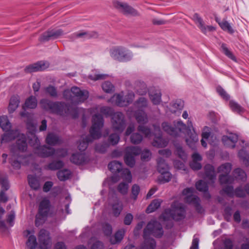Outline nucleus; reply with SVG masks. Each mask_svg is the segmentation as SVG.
Masks as SVG:
<instances>
[{"label": "nucleus", "instance_id": "obj_1", "mask_svg": "<svg viewBox=\"0 0 249 249\" xmlns=\"http://www.w3.org/2000/svg\"><path fill=\"white\" fill-rule=\"evenodd\" d=\"M15 150H11V157L10 158V162L12 166L17 169L20 167L21 164L27 165L29 163V160L31 156H26L24 151L27 149V144L26 138L22 135L21 139L17 140Z\"/></svg>", "mask_w": 249, "mask_h": 249}, {"label": "nucleus", "instance_id": "obj_2", "mask_svg": "<svg viewBox=\"0 0 249 249\" xmlns=\"http://www.w3.org/2000/svg\"><path fill=\"white\" fill-rule=\"evenodd\" d=\"M163 233L161 225L157 221H151L147 225L143 231L144 241L140 249H155L156 242L150 235L160 237Z\"/></svg>", "mask_w": 249, "mask_h": 249}, {"label": "nucleus", "instance_id": "obj_3", "mask_svg": "<svg viewBox=\"0 0 249 249\" xmlns=\"http://www.w3.org/2000/svg\"><path fill=\"white\" fill-rule=\"evenodd\" d=\"M92 124L89 130L90 135L82 137V140L79 142L78 146L80 151H85L88 147V143L91 142L93 139L99 138L101 136V128L104 125V120L102 115L96 114L92 117Z\"/></svg>", "mask_w": 249, "mask_h": 249}, {"label": "nucleus", "instance_id": "obj_4", "mask_svg": "<svg viewBox=\"0 0 249 249\" xmlns=\"http://www.w3.org/2000/svg\"><path fill=\"white\" fill-rule=\"evenodd\" d=\"M40 103L43 108L52 113L60 115L70 114L72 115L74 118L78 116V108H72L63 102H53L43 99L40 101Z\"/></svg>", "mask_w": 249, "mask_h": 249}, {"label": "nucleus", "instance_id": "obj_5", "mask_svg": "<svg viewBox=\"0 0 249 249\" xmlns=\"http://www.w3.org/2000/svg\"><path fill=\"white\" fill-rule=\"evenodd\" d=\"M38 239L40 245H38L35 235L29 236L26 242V245L29 249H48L51 247V238L49 232L41 230L38 234Z\"/></svg>", "mask_w": 249, "mask_h": 249}, {"label": "nucleus", "instance_id": "obj_6", "mask_svg": "<svg viewBox=\"0 0 249 249\" xmlns=\"http://www.w3.org/2000/svg\"><path fill=\"white\" fill-rule=\"evenodd\" d=\"M63 97L72 104H78L84 102L88 98L89 92L86 90H81L77 87H73L70 90L66 89L64 91Z\"/></svg>", "mask_w": 249, "mask_h": 249}, {"label": "nucleus", "instance_id": "obj_7", "mask_svg": "<svg viewBox=\"0 0 249 249\" xmlns=\"http://www.w3.org/2000/svg\"><path fill=\"white\" fill-rule=\"evenodd\" d=\"M162 216L164 220L172 218L176 221L181 220L185 216L184 207L182 204L174 202L172 204L171 209H166Z\"/></svg>", "mask_w": 249, "mask_h": 249}, {"label": "nucleus", "instance_id": "obj_8", "mask_svg": "<svg viewBox=\"0 0 249 249\" xmlns=\"http://www.w3.org/2000/svg\"><path fill=\"white\" fill-rule=\"evenodd\" d=\"M0 126L5 132L2 136L1 143L10 142L19 136L18 130H11L12 125L7 116L3 115L0 117Z\"/></svg>", "mask_w": 249, "mask_h": 249}, {"label": "nucleus", "instance_id": "obj_9", "mask_svg": "<svg viewBox=\"0 0 249 249\" xmlns=\"http://www.w3.org/2000/svg\"><path fill=\"white\" fill-rule=\"evenodd\" d=\"M20 115L22 117H26L27 120L26 122L27 129L31 131V138L29 139V144L34 147V150L40 146V141L36 136L35 134L36 125L32 120L30 119V115L25 111L20 112Z\"/></svg>", "mask_w": 249, "mask_h": 249}, {"label": "nucleus", "instance_id": "obj_10", "mask_svg": "<svg viewBox=\"0 0 249 249\" xmlns=\"http://www.w3.org/2000/svg\"><path fill=\"white\" fill-rule=\"evenodd\" d=\"M111 56L120 62H127L131 60L133 54L131 52L124 47L119 46L110 52Z\"/></svg>", "mask_w": 249, "mask_h": 249}, {"label": "nucleus", "instance_id": "obj_11", "mask_svg": "<svg viewBox=\"0 0 249 249\" xmlns=\"http://www.w3.org/2000/svg\"><path fill=\"white\" fill-rule=\"evenodd\" d=\"M163 130L167 133L174 137H177L181 132L186 129V125L181 121L174 122V126L168 122H163L161 124Z\"/></svg>", "mask_w": 249, "mask_h": 249}, {"label": "nucleus", "instance_id": "obj_12", "mask_svg": "<svg viewBox=\"0 0 249 249\" xmlns=\"http://www.w3.org/2000/svg\"><path fill=\"white\" fill-rule=\"evenodd\" d=\"M194 190L193 187L187 188L183 190L182 194L186 196L185 201L187 203L193 205L198 213H202L204 210L200 204L199 198L193 194Z\"/></svg>", "mask_w": 249, "mask_h": 249}, {"label": "nucleus", "instance_id": "obj_13", "mask_svg": "<svg viewBox=\"0 0 249 249\" xmlns=\"http://www.w3.org/2000/svg\"><path fill=\"white\" fill-rule=\"evenodd\" d=\"M108 169L113 173H119L122 171V178L124 180L131 182L132 181V176L130 170L128 169H122L121 162L114 160L110 162L108 165Z\"/></svg>", "mask_w": 249, "mask_h": 249}, {"label": "nucleus", "instance_id": "obj_14", "mask_svg": "<svg viewBox=\"0 0 249 249\" xmlns=\"http://www.w3.org/2000/svg\"><path fill=\"white\" fill-rule=\"evenodd\" d=\"M111 122L113 128L119 132H122L125 126L124 115L121 112L114 113L112 116Z\"/></svg>", "mask_w": 249, "mask_h": 249}, {"label": "nucleus", "instance_id": "obj_15", "mask_svg": "<svg viewBox=\"0 0 249 249\" xmlns=\"http://www.w3.org/2000/svg\"><path fill=\"white\" fill-rule=\"evenodd\" d=\"M186 131L189 138H186V142L190 148L194 149L196 147V143L198 142V138L191 122H188Z\"/></svg>", "mask_w": 249, "mask_h": 249}, {"label": "nucleus", "instance_id": "obj_16", "mask_svg": "<svg viewBox=\"0 0 249 249\" xmlns=\"http://www.w3.org/2000/svg\"><path fill=\"white\" fill-rule=\"evenodd\" d=\"M0 185L1 187L0 192V203H5L8 200L5 192L9 189L10 185L6 174L1 171H0Z\"/></svg>", "mask_w": 249, "mask_h": 249}, {"label": "nucleus", "instance_id": "obj_17", "mask_svg": "<svg viewBox=\"0 0 249 249\" xmlns=\"http://www.w3.org/2000/svg\"><path fill=\"white\" fill-rule=\"evenodd\" d=\"M155 138L152 145L155 147H164L167 146L168 141L161 137V132L159 125H153Z\"/></svg>", "mask_w": 249, "mask_h": 249}, {"label": "nucleus", "instance_id": "obj_18", "mask_svg": "<svg viewBox=\"0 0 249 249\" xmlns=\"http://www.w3.org/2000/svg\"><path fill=\"white\" fill-rule=\"evenodd\" d=\"M127 114L130 116H134L139 124H145L148 122L147 115L142 109L135 110L130 107L127 110Z\"/></svg>", "mask_w": 249, "mask_h": 249}, {"label": "nucleus", "instance_id": "obj_19", "mask_svg": "<svg viewBox=\"0 0 249 249\" xmlns=\"http://www.w3.org/2000/svg\"><path fill=\"white\" fill-rule=\"evenodd\" d=\"M114 6L120 12L124 15L135 16L137 15V12L133 8L128 5L127 3L121 2L118 1H114Z\"/></svg>", "mask_w": 249, "mask_h": 249}, {"label": "nucleus", "instance_id": "obj_20", "mask_svg": "<svg viewBox=\"0 0 249 249\" xmlns=\"http://www.w3.org/2000/svg\"><path fill=\"white\" fill-rule=\"evenodd\" d=\"M63 35V32L60 29L48 30L41 35L39 38V40L41 42H45L56 39Z\"/></svg>", "mask_w": 249, "mask_h": 249}, {"label": "nucleus", "instance_id": "obj_21", "mask_svg": "<svg viewBox=\"0 0 249 249\" xmlns=\"http://www.w3.org/2000/svg\"><path fill=\"white\" fill-rule=\"evenodd\" d=\"M34 152L39 157L47 158L53 156L55 153V150L46 145H40L35 150Z\"/></svg>", "mask_w": 249, "mask_h": 249}, {"label": "nucleus", "instance_id": "obj_22", "mask_svg": "<svg viewBox=\"0 0 249 249\" xmlns=\"http://www.w3.org/2000/svg\"><path fill=\"white\" fill-rule=\"evenodd\" d=\"M193 18L203 33L206 34L207 32H213L215 30V28L213 26H206L203 19L197 13H195L193 15Z\"/></svg>", "mask_w": 249, "mask_h": 249}, {"label": "nucleus", "instance_id": "obj_23", "mask_svg": "<svg viewBox=\"0 0 249 249\" xmlns=\"http://www.w3.org/2000/svg\"><path fill=\"white\" fill-rule=\"evenodd\" d=\"M204 176L205 179L209 181V182L213 183L216 178V175L214 167L210 164H207L204 166Z\"/></svg>", "mask_w": 249, "mask_h": 249}, {"label": "nucleus", "instance_id": "obj_24", "mask_svg": "<svg viewBox=\"0 0 249 249\" xmlns=\"http://www.w3.org/2000/svg\"><path fill=\"white\" fill-rule=\"evenodd\" d=\"M89 160L85 153H74L71 158V161L75 164L81 165L86 163Z\"/></svg>", "mask_w": 249, "mask_h": 249}, {"label": "nucleus", "instance_id": "obj_25", "mask_svg": "<svg viewBox=\"0 0 249 249\" xmlns=\"http://www.w3.org/2000/svg\"><path fill=\"white\" fill-rule=\"evenodd\" d=\"M238 141V136L235 134H231L229 136H223L222 141L223 144L229 147L233 148Z\"/></svg>", "mask_w": 249, "mask_h": 249}, {"label": "nucleus", "instance_id": "obj_26", "mask_svg": "<svg viewBox=\"0 0 249 249\" xmlns=\"http://www.w3.org/2000/svg\"><path fill=\"white\" fill-rule=\"evenodd\" d=\"M108 102L115 105L119 107H124V96L123 92L114 94L109 99Z\"/></svg>", "mask_w": 249, "mask_h": 249}, {"label": "nucleus", "instance_id": "obj_27", "mask_svg": "<svg viewBox=\"0 0 249 249\" xmlns=\"http://www.w3.org/2000/svg\"><path fill=\"white\" fill-rule=\"evenodd\" d=\"M43 61H39L32 65H30L25 69L26 72H33L40 71L45 69L48 65Z\"/></svg>", "mask_w": 249, "mask_h": 249}, {"label": "nucleus", "instance_id": "obj_28", "mask_svg": "<svg viewBox=\"0 0 249 249\" xmlns=\"http://www.w3.org/2000/svg\"><path fill=\"white\" fill-rule=\"evenodd\" d=\"M51 207L50 200L45 198H43L39 204L38 213L49 215Z\"/></svg>", "mask_w": 249, "mask_h": 249}, {"label": "nucleus", "instance_id": "obj_29", "mask_svg": "<svg viewBox=\"0 0 249 249\" xmlns=\"http://www.w3.org/2000/svg\"><path fill=\"white\" fill-rule=\"evenodd\" d=\"M192 161L190 163L191 168L194 170H198L201 168V164L199 161H201L202 157L197 153L193 154Z\"/></svg>", "mask_w": 249, "mask_h": 249}, {"label": "nucleus", "instance_id": "obj_30", "mask_svg": "<svg viewBox=\"0 0 249 249\" xmlns=\"http://www.w3.org/2000/svg\"><path fill=\"white\" fill-rule=\"evenodd\" d=\"M46 143L50 145H55L62 142L60 137L54 133H49L46 138Z\"/></svg>", "mask_w": 249, "mask_h": 249}, {"label": "nucleus", "instance_id": "obj_31", "mask_svg": "<svg viewBox=\"0 0 249 249\" xmlns=\"http://www.w3.org/2000/svg\"><path fill=\"white\" fill-rule=\"evenodd\" d=\"M149 98L154 105H159L161 101V93L159 90H155L154 91H150Z\"/></svg>", "mask_w": 249, "mask_h": 249}, {"label": "nucleus", "instance_id": "obj_32", "mask_svg": "<svg viewBox=\"0 0 249 249\" xmlns=\"http://www.w3.org/2000/svg\"><path fill=\"white\" fill-rule=\"evenodd\" d=\"M19 102L20 99L18 96H14L11 98L8 107V111L10 113L14 112L16 110Z\"/></svg>", "mask_w": 249, "mask_h": 249}, {"label": "nucleus", "instance_id": "obj_33", "mask_svg": "<svg viewBox=\"0 0 249 249\" xmlns=\"http://www.w3.org/2000/svg\"><path fill=\"white\" fill-rule=\"evenodd\" d=\"M135 89L140 95L146 94L147 91V88L146 84L143 82L137 81L135 83Z\"/></svg>", "mask_w": 249, "mask_h": 249}, {"label": "nucleus", "instance_id": "obj_34", "mask_svg": "<svg viewBox=\"0 0 249 249\" xmlns=\"http://www.w3.org/2000/svg\"><path fill=\"white\" fill-rule=\"evenodd\" d=\"M37 103L36 98L33 96H31L26 100L23 108L24 109L25 107L31 109L35 108L37 106Z\"/></svg>", "mask_w": 249, "mask_h": 249}, {"label": "nucleus", "instance_id": "obj_35", "mask_svg": "<svg viewBox=\"0 0 249 249\" xmlns=\"http://www.w3.org/2000/svg\"><path fill=\"white\" fill-rule=\"evenodd\" d=\"M147 106V100L144 97H140L134 104L133 107H132L134 110L137 109H142V108L146 107Z\"/></svg>", "mask_w": 249, "mask_h": 249}, {"label": "nucleus", "instance_id": "obj_36", "mask_svg": "<svg viewBox=\"0 0 249 249\" xmlns=\"http://www.w3.org/2000/svg\"><path fill=\"white\" fill-rule=\"evenodd\" d=\"M124 233L125 230L124 229L118 230L115 234L114 236L110 238L111 243L112 244H115L120 242L124 237Z\"/></svg>", "mask_w": 249, "mask_h": 249}, {"label": "nucleus", "instance_id": "obj_37", "mask_svg": "<svg viewBox=\"0 0 249 249\" xmlns=\"http://www.w3.org/2000/svg\"><path fill=\"white\" fill-rule=\"evenodd\" d=\"M233 176L236 179L245 181L247 178L246 173L240 168H237L233 171Z\"/></svg>", "mask_w": 249, "mask_h": 249}, {"label": "nucleus", "instance_id": "obj_38", "mask_svg": "<svg viewBox=\"0 0 249 249\" xmlns=\"http://www.w3.org/2000/svg\"><path fill=\"white\" fill-rule=\"evenodd\" d=\"M161 200L155 199L150 203L146 210L147 213H151L156 210L160 205Z\"/></svg>", "mask_w": 249, "mask_h": 249}, {"label": "nucleus", "instance_id": "obj_39", "mask_svg": "<svg viewBox=\"0 0 249 249\" xmlns=\"http://www.w3.org/2000/svg\"><path fill=\"white\" fill-rule=\"evenodd\" d=\"M218 24L221 29L224 31H226L231 34H232L234 32V31L231 26L226 20H223L221 22H218Z\"/></svg>", "mask_w": 249, "mask_h": 249}, {"label": "nucleus", "instance_id": "obj_40", "mask_svg": "<svg viewBox=\"0 0 249 249\" xmlns=\"http://www.w3.org/2000/svg\"><path fill=\"white\" fill-rule=\"evenodd\" d=\"M157 170L159 173L168 170V165L163 159L159 158L157 160Z\"/></svg>", "mask_w": 249, "mask_h": 249}, {"label": "nucleus", "instance_id": "obj_41", "mask_svg": "<svg viewBox=\"0 0 249 249\" xmlns=\"http://www.w3.org/2000/svg\"><path fill=\"white\" fill-rule=\"evenodd\" d=\"M28 179L30 187L34 189L37 190L40 187L39 181L33 175H28Z\"/></svg>", "mask_w": 249, "mask_h": 249}, {"label": "nucleus", "instance_id": "obj_42", "mask_svg": "<svg viewBox=\"0 0 249 249\" xmlns=\"http://www.w3.org/2000/svg\"><path fill=\"white\" fill-rule=\"evenodd\" d=\"M219 180L221 184H228L232 183L234 179L229 175L221 174L219 176Z\"/></svg>", "mask_w": 249, "mask_h": 249}, {"label": "nucleus", "instance_id": "obj_43", "mask_svg": "<svg viewBox=\"0 0 249 249\" xmlns=\"http://www.w3.org/2000/svg\"><path fill=\"white\" fill-rule=\"evenodd\" d=\"M71 171L67 169L59 171L57 173L58 179L61 181H65L69 178L71 176Z\"/></svg>", "mask_w": 249, "mask_h": 249}, {"label": "nucleus", "instance_id": "obj_44", "mask_svg": "<svg viewBox=\"0 0 249 249\" xmlns=\"http://www.w3.org/2000/svg\"><path fill=\"white\" fill-rule=\"evenodd\" d=\"M48 215L39 213H37L36 216L35 225L38 227L42 225L46 220Z\"/></svg>", "mask_w": 249, "mask_h": 249}, {"label": "nucleus", "instance_id": "obj_45", "mask_svg": "<svg viewBox=\"0 0 249 249\" xmlns=\"http://www.w3.org/2000/svg\"><path fill=\"white\" fill-rule=\"evenodd\" d=\"M184 106V102L181 100H177L173 102L171 105V111L176 112L178 110H181Z\"/></svg>", "mask_w": 249, "mask_h": 249}, {"label": "nucleus", "instance_id": "obj_46", "mask_svg": "<svg viewBox=\"0 0 249 249\" xmlns=\"http://www.w3.org/2000/svg\"><path fill=\"white\" fill-rule=\"evenodd\" d=\"M231 170V164L226 163L222 164L218 168V172L223 173V175H229Z\"/></svg>", "mask_w": 249, "mask_h": 249}, {"label": "nucleus", "instance_id": "obj_47", "mask_svg": "<svg viewBox=\"0 0 249 249\" xmlns=\"http://www.w3.org/2000/svg\"><path fill=\"white\" fill-rule=\"evenodd\" d=\"M159 177V180L160 183H164L169 182L171 179V174L167 171L160 172Z\"/></svg>", "mask_w": 249, "mask_h": 249}, {"label": "nucleus", "instance_id": "obj_48", "mask_svg": "<svg viewBox=\"0 0 249 249\" xmlns=\"http://www.w3.org/2000/svg\"><path fill=\"white\" fill-rule=\"evenodd\" d=\"M63 165V162L61 160L53 161L49 163L47 168L51 170H56L61 168Z\"/></svg>", "mask_w": 249, "mask_h": 249}, {"label": "nucleus", "instance_id": "obj_49", "mask_svg": "<svg viewBox=\"0 0 249 249\" xmlns=\"http://www.w3.org/2000/svg\"><path fill=\"white\" fill-rule=\"evenodd\" d=\"M229 105L231 108L234 112H236L238 113H241L242 112H243L244 111V108L234 101H230Z\"/></svg>", "mask_w": 249, "mask_h": 249}, {"label": "nucleus", "instance_id": "obj_50", "mask_svg": "<svg viewBox=\"0 0 249 249\" xmlns=\"http://www.w3.org/2000/svg\"><path fill=\"white\" fill-rule=\"evenodd\" d=\"M238 156L242 160L246 166H248L249 164V154L242 149L239 151Z\"/></svg>", "mask_w": 249, "mask_h": 249}, {"label": "nucleus", "instance_id": "obj_51", "mask_svg": "<svg viewBox=\"0 0 249 249\" xmlns=\"http://www.w3.org/2000/svg\"><path fill=\"white\" fill-rule=\"evenodd\" d=\"M141 153V149L137 146H129L126 148V153L133 156L138 155Z\"/></svg>", "mask_w": 249, "mask_h": 249}, {"label": "nucleus", "instance_id": "obj_52", "mask_svg": "<svg viewBox=\"0 0 249 249\" xmlns=\"http://www.w3.org/2000/svg\"><path fill=\"white\" fill-rule=\"evenodd\" d=\"M138 131L142 133L145 137L150 138L152 136V133L149 128L142 125H140L137 128Z\"/></svg>", "mask_w": 249, "mask_h": 249}, {"label": "nucleus", "instance_id": "obj_53", "mask_svg": "<svg viewBox=\"0 0 249 249\" xmlns=\"http://www.w3.org/2000/svg\"><path fill=\"white\" fill-rule=\"evenodd\" d=\"M176 148V153L178 155V157L182 160H186L187 159V155L185 151L183 150L182 147L178 144H175Z\"/></svg>", "mask_w": 249, "mask_h": 249}, {"label": "nucleus", "instance_id": "obj_54", "mask_svg": "<svg viewBox=\"0 0 249 249\" xmlns=\"http://www.w3.org/2000/svg\"><path fill=\"white\" fill-rule=\"evenodd\" d=\"M196 187L197 190L200 192H206L208 190L207 183L202 180H200L196 182Z\"/></svg>", "mask_w": 249, "mask_h": 249}, {"label": "nucleus", "instance_id": "obj_55", "mask_svg": "<svg viewBox=\"0 0 249 249\" xmlns=\"http://www.w3.org/2000/svg\"><path fill=\"white\" fill-rule=\"evenodd\" d=\"M102 89L107 93H111L114 91V86L109 81H106L102 84Z\"/></svg>", "mask_w": 249, "mask_h": 249}, {"label": "nucleus", "instance_id": "obj_56", "mask_svg": "<svg viewBox=\"0 0 249 249\" xmlns=\"http://www.w3.org/2000/svg\"><path fill=\"white\" fill-rule=\"evenodd\" d=\"M142 140V136L139 133H134L130 137L131 142L133 144H139Z\"/></svg>", "mask_w": 249, "mask_h": 249}, {"label": "nucleus", "instance_id": "obj_57", "mask_svg": "<svg viewBox=\"0 0 249 249\" xmlns=\"http://www.w3.org/2000/svg\"><path fill=\"white\" fill-rule=\"evenodd\" d=\"M46 92L52 97H57V91L55 87L49 85L45 88Z\"/></svg>", "mask_w": 249, "mask_h": 249}, {"label": "nucleus", "instance_id": "obj_58", "mask_svg": "<svg viewBox=\"0 0 249 249\" xmlns=\"http://www.w3.org/2000/svg\"><path fill=\"white\" fill-rule=\"evenodd\" d=\"M123 209V206L121 202H117L112 205V211L114 215L118 216Z\"/></svg>", "mask_w": 249, "mask_h": 249}, {"label": "nucleus", "instance_id": "obj_59", "mask_svg": "<svg viewBox=\"0 0 249 249\" xmlns=\"http://www.w3.org/2000/svg\"><path fill=\"white\" fill-rule=\"evenodd\" d=\"M5 213V210L1 207L0 204V230L2 231H5L7 230V227L5 225V222L2 220V216Z\"/></svg>", "mask_w": 249, "mask_h": 249}, {"label": "nucleus", "instance_id": "obj_60", "mask_svg": "<svg viewBox=\"0 0 249 249\" xmlns=\"http://www.w3.org/2000/svg\"><path fill=\"white\" fill-rule=\"evenodd\" d=\"M124 160L125 164L130 167H133L135 164V159L134 156L130 154H125Z\"/></svg>", "mask_w": 249, "mask_h": 249}, {"label": "nucleus", "instance_id": "obj_61", "mask_svg": "<svg viewBox=\"0 0 249 249\" xmlns=\"http://www.w3.org/2000/svg\"><path fill=\"white\" fill-rule=\"evenodd\" d=\"M97 36L95 32H83L76 34L77 37H81L84 36L85 38L88 39L91 37H95Z\"/></svg>", "mask_w": 249, "mask_h": 249}, {"label": "nucleus", "instance_id": "obj_62", "mask_svg": "<svg viewBox=\"0 0 249 249\" xmlns=\"http://www.w3.org/2000/svg\"><path fill=\"white\" fill-rule=\"evenodd\" d=\"M120 140L118 134L114 133L111 134L108 138V142L110 144L114 145L116 144Z\"/></svg>", "mask_w": 249, "mask_h": 249}, {"label": "nucleus", "instance_id": "obj_63", "mask_svg": "<svg viewBox=\"0 0 249 249\" xmlns=\"http://www.w3.org/2000/svg\"><path fill=\"white\" fill-rule=\"evenodd\" d=\"M108 146L109 144L107 143H99L96 145L95 149L97 152L100 153H104Z\"/></svg>", "mask_w": 249, "mask_h": 249}, {"label": "nucleus", "instance_id": "obj_64", "mask_svg": "<svg viewBox=\"0 0 249 249\" xmlns=\"http://www.w3.org/2000/svg\"><path fill=\"white\" fill-rule=\"evenodd\" d=\"M99 111L102 114L107 116L112 115L113 113L112 108L108 107H102L100 108Z\"/></svg>", "mask_w": 249, "mask_h": 249}]
</instances>
